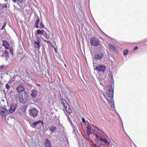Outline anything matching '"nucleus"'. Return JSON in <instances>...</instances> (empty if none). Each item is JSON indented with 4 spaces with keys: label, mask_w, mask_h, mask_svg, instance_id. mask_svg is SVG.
<instances>
[{
    "label": "nucleus",
    "mask_w": 147,
    "mask_h": 147,
    "mask_svg": "<svg viewBox=\"0 0 147 147\" xmlns=\"http://www.w3.org/2000/svg\"><path fill=\"white\" fill-rule=\"evenodd\" d=\"M4 7H5V8H7V5L5 4H4L2 6V8L3 9Z\"/></svg>",
    "instance_id": "nucleus-30"
},
{
    "label": "nucleus",
    "mask_w": 147,
    "mask_h": 147,
    "mask_svg": "<svg viewBox=\"0 0 147 147\" xmlns=\"http://www.w3.org/2000/svg\"><path fill=\"white\" fill-rule=\"evenodd\" d=\"M9 52L10 53L12 54L13 52V49L12 48H11L9 49Z\"/></svg>",
    "instance_id": "nucleus-29"
},
{
    "label": "nucleus",
    "mask_w": 147,
    "mask_h": 147,
    "mask_svg": "<svg viewBox=\"0 0 147 147\" xmlns=\"http://www.w3.org/2000/svg\"><path fill=\"white\" fill-rule=\"evenodd\" d=\"M16 90L19 92V93H23L24 92H26L25 91L24 87L22 85H19L16 88Z\"/></svg>",
    "instance_id": "nucleus-10"
},
{
    "label": "nucleus",
    "mask_w": 147,
    "mask_h": 147,
    "mask_svg": "<svg viewBox=\"0 0 147 147\" xmlns=\"http://www.w3.org/2000/svg\"><path fill=\"white\" fill-rule=\"evenodd\" d=\"M37 34L42 35L44 33V31L43 30H38L36 31Z\"/></svg>",
    "instance_id": "nucleus-22"
},
{
    "label": "nucleus",
    "mask_w": 147,
    "mask_h": 147,
    "mask_svg": "<svg viewBox=\"0 0 147 147\" xmlns=\"http://www.w3.org/2000/svg\"><path fill=\"white\" fill-rule=\"evenodd\" d=\"M40 123L42 124H43V121L40 120H39L37 121H35L31 124H30L31 127L32 128H35L37 125Z\"/></svg>",
    "instance_id": "nucleus-9"
},
{
    "label": "nucleus",
    "mask_w": 147,
    "mask_h": 147,
    "mask_svg": "<svg viewBox=\"0 0 147 147\" xmlns=\"http://www.w3.org/2000/svg\"><path fill=\"white\" fill-rule=\"evenodd\" d=\"M4 28H5V27H3V26L2 27V29H3Z\"/></svg>",
    "instance_id": "nucleus-40"
},
{
    "label": "nucleus",
    "mask_w": 147,
    "mask_h": 147,
    "mask_svg": "<svg viewBox=\"0 0 147 147\" xmlns=\"http://www.w3.org/2000/svg\"><path fill=\"white\" fill-rule=\"evenodd\" d=\"M104 56V55L102 52H100L95 54L94 56V59L97 60H100L102 59Z\"/></svg>",
    "instance_id": "nucleus-6"
},
{
    "label": "nucleus",
    "mask_w": 147,
    "mask_h": 147,
    "mask_svg": "<svg viewBox=\"0 0 147 147\" xmlns=\"http://www.w3.org/2000/svg\"><path fill=\"white\" fill-rule=\"evenodd\" d=\"M113 90L111 88H108L105 92V94H103L108 101L113 100Z\"/></svg>",
    "instance_id": "nucleus-2"
},
{
    "label": "nucleus",
    "mask_w": 147,
    "mask_h": 147,
    "mask_svg": "<svg viewBox=\"0 0 147 147\" xmlns=\"http://www.w3.org/2000/svg\"><path fill=\"white\" fill-rule=\"evenodd\" d=\"M100 140L107 145H109L110 144L109 142L107 140L105 139L102 138H100Z\"/></svg>",
    "instance_id": "nucleus-19"
},
{
    "label": "nucleus",
    "mask_w": 147,
    "mask_h": 147,
    "mask_svg": "<svg viewBox=\"0 0 147 147\" xmlns=\"http://www.w3.org/2000/svg\"><path fill=\"white\" fill-rule=\"evenodd\" d=\"M90 42L91 45L95 47L98 46L100 43V41L98 39L95 37L91 38Z\"/></svg>",
    "instance_id": "nucleus-3"
},
{
    "label": "nucleus",
    "mask_w": 147,
    "mask_h": 147,
    "mask_svg": "<svg viewBox=\"0 0 147 147\" xmlns=\"http://www.w3.org/2000/svg\"><path fill=\"white\" fill-rule=\"evenodd\" d=\"M94 70H96L99 71L104 72L106 69L105 66L104 65H99L95 67Z\"/></svg>",
    "instance_id": "nucleus-7"
},
{
    "label": "nucleus",
    "mask_w": 147,
    "mask_h": 147,
    "mask_svg": "<svg viewBox=\"0 0 147 147\" xmlns=\"http://www.w3.org/2000/svg\"><path fill=\"white\" fill-rule=\"evenodd\" d=\"M32 93L31 96L32 98H35L37 94V92L36 90L33 89L31 90Z\"/></svg>",
    "instance_id": "nucleus-15"
},
{
    "label": "nucleus",
    "mask_w": 147,
    "mask_h": 147,
    "mask_svg": "<svg viewBox=\"0 0 147 147\" xmlns=\"http://www.w3.org/2000/svg\"><path fill=\"white\" fill-rule=\"evenodd\" d=\"M82 121L83 123H86V121H85V119H84V118L82 117Z\"/></svg>",
    "instance_id": "nucleus-31"
},
{
    "label": "nucleus",
    "mask_w": 147,
    "mask_h": 147,
    "mask_svg": "<svg viewBox=\"0 0 147 147\" xmlns=\"http://www.w3.org/2000/svg\"><path fill=\"white\" fill-rule=\"evenodd\" d=\"M112 109H115V106L113 100L108 101Z\"/></svg>",
    "instance_id": "nucleus-18"
},
{
    "label": "nucleus",
    "mask_w": 147,
    "mask_h": 147,
    "mask_svg": "<svg viewBox=\"0 0 147 147\" xmlns=\"http://www.w3.org/2000/svg\"><path fill=\"white\" fill-rule=\"evenodd\" d=\"M45 147H51V141L48 139H46L45 140Z\"/></svg>",
    "instance_id": "nucleus-13"
},
{
    "label": "nucleus",
    "mask_w": 147,
    "mask_h": 147,
    "mask_svg": "<svg viewBox=\"0 0 147 147\" xmlns=\"http://www.w3.org/2000/svg\"><path fill=\"white\" fill-rule=\"evenodd\" d=\"M34 47L35 48H37L38 50L40 49V41L39 40L37 39L36 40H35L34 42Z\"/></svg>",
    "instance_id": "nucleus-11"
},
{
    "label": "nucleus",
    "mask_w": 147,
    "mask_h": 147,
    "mask_svg": "<svg viewBox=\"0 0 147 147\" xmlns=\"http://www.w3.org/2000/svg\"><path fill=\"white\" fill-rule=\"evenodd\" d=\"M40 21V20L39 18L38 17H37L36 20L35 21V26L37 28H39V27L38 26V24Z\"/></svg>",
    "instance_id": "nucleus-20"
},
{
    "label": "nucleus",
    "mask_w": 147,
    "mask_h": 147,
    "mask_svg": "<svg viewBox=\"0 0 147 147\" xmlns=\"http://www.w3.org/2000/svg\"><path fill=\"white\" fill-rule=\"evenodd\" d=\"M36 85L38 86H40V85L39 84H36Z\"/></svg>",
    "instance_id": "nucleus-38"
},
{
    "label": "nucleus",
    "mask_w": 147,
    "mask_h": 147,
    "mask_svg": "<svg viewBox=\"0 0 147 147\" xmlns=\"http://www.w3.org/2000/svg\"><path fill=\"white\" fill-rule=\"evenodd\" d=\"M5 87L8 90L10 88V86L8 84H7L5 85Z\"/></svg>",
    "instance_id": "nucleus-26"
},
{
    "label": "nucleus",
    "mask_w": 147,
    "mask_h": 147,
    "mask_svg": "<svg viewBox=\"0 0 147 147\" xmlns=\"http://www.w3.org/2000/svg\"><path fill=\"white\" fill-rule=\"evenodd\" d=\"M44 41H45V42H46L47 43H49V42H50V41H47V40H43Z\"/></svg>",
    "instance_id": "nucleus-34"
},
{
    "label": "nucleus",
    "mask_w": 147,
    "mask_h": 147,
    "mask_svg": "<svg viewBox=\"0 0 147 147\" xmlns=\"http://www.w3.org/2000/svg\"><path fill=\"white\" fill-rule=\"evenodd\" d=\"M29 113L30 116L35 118L38 115V111L36 109L32 108L29 110Z\"/></svg>",
    "instance_id": "nucleus-4"
},
{
    "label": "nucleus",
    "mask_w": 147,
    "mask_h": 147,
    "mask_svg": "<svg viewBox=\"0 0 147 147\" xmlns=\"http://www.w3.org/2000/svg\"><path fill=\"white\" fill-rule=\"evenodd\" d=\"M40 27L41 28H43L44 26V25L43 24L42 22H41L40 23Z\"/></svg>",
    "instance_id": "nucleus-27"
},
{
    "label": "nucleus",
    "mask_w": 147,
    "mask_h": 147,
    "mask_svg": "<svg viewBox=\"0 0 147 147\" xmlns=\"http://www.w3.org/2000/svg\"><path fill=\"white\" fill-rule=\"evenodd\" d=\"M57 129L56 126L52 125L50 127L49 130L51 132L53 133L57 130Z\"/></svg>",
    "instance_id": "nucleus-17"
},
{
    "label": "nucleus",
    "mask_w": 147,
    "mask_h": 147,
    "mask_svg": "<svg viewBox=\"0 0 147 147\" xmlns=\"http://www.w3.org/2000/svg\"><path fill=\"white\" fill-rule=\"evenodd\" d=\"M4 56L5 57H7L8 56L9 53H8V52L6 50L4 52Z\"/></svg>",
    "instance_id": "nucleus-24"
},
{
    "label": "nucleus",
    "mask_w": 147,
    "mask_h": 147,
    "mask_svg": "<svg viewBox=\"0 0 147 147\" xmlns=\"http://www.w3.org/2000/svg\"><path fill=\"white\" fill-rule=\"evenodd\" d=\"M138 47H137V46H136V47H135L134 48V50H136V49H138Z\"/></svg>",
    "instance_id": "nucleus-33"
},
{
    "label": "nucleus",
    "mask_w": 147,
    "mask_h": 147,
    "mask_svg": "<svg viewBox=\"0 0 147 147\" xmlns=\"http://www.w3.org/2000/svg\"><path fill=\"white\" fill-rule=\"evenodd\" d=\"M9 113L7 110L0 107V114L3 117L7 115Z\"/></svg>",
    "instance_id": "nucleus-8"
},
{
    "label": "nucleus",
    "mask_w": 147,
    "mask_h": 147,
    "mask_svg": "<svg viewBox=\"0 0 147 147\" xmlns=\"http://www.w3.org/2000/svg\"><path fill=\"white\" fill-rule=\"evenodd\" d=\"M109 47L113 51H116L117 50V48L114 45H113L111 44H109L108 45Z\"/></svg>",
    "instance_id": "nucleus-21"
},
{
    "label": "nucleus",
    "mask_w": 147,
    "mask_h": 147,
    "mask_svg": "<svg viewBox=\"0 0 147 147\" xmlns=\"http://www.w3.org/2000/svg\"><path fill=\"white\" fill-rule=\"evenodd\" d=\"M7 122L9 124L11 125L14 123L15 119L11 117H9L7 118Z\"/></svg>",
    "instance_id": "nucleus-12"
},
{
    "label": "nucleus",
    "mask_w": 147,
    "mask_h": 147,
    "mask_svg": "<svg viewBox=\"0 0 147 147\" xmlns=\"http://www.w3.org/2000/svg\"><path fill=\"white\" fill-rule=\"evenodd\" d=\"M16 109V107L14 105H11L10 108L9 109V113H12Z\"/></svg>",
    "instance_id": "nucleus-16"
},
{
    "label": "nucleus",
    "mask_w": 147,
    "mask_h": 147,
    "mask_svg": "<svg viewBox=\"0 0 147 147\" xmlns=\"http://www.w3.org/2000/svg\"><path fill=\"white\" fill-rule=\"evenodd\" d=\"M87 131L86 132L88 135H89L91 133V127L89 126H88L86 127Z\"/></svg>",
    "instance_id": "nucleus-23"
},
{
    "label": "nucleus",
    "mask_w": 147,
    "mask_h": 147,
    "mask_svg": "<svg viewBox=\"0 0 147 147\" xmlns=\"http://www.w3.org/2000/svg\"><path fill=\"white\" fill-rule=\"evenodd\" d=\"M23 1V0H17V1L19 3H22V1Z\"/></svg>",
    "instance_id": "nucleus-32"
},
{
    "label": "nucleus",
    "mask_w": 147,
    "mask_h": 147,
    "mask_svg": "<svg viewBox=\"0 0 147 147\" xmlns=\"http://www.w3.org/2000/svg\"><path fill=\"white\" fill-rule=\"evenodd\" d=\"M62 102L66 111L69 113L71 112V110L69 108L66 101L64 99H61Z\"/></svg>",
    "instance_id": "nucleus-5"
},
{
    "label": "nucleus",
    "mask_w": 147,
    "mask_h": 147,
    "mask_svg": "<svg viewBox=\"0 0 147 147\" xmlns=\"http://www.w3.org/2000/svg\"><path fill=\"white\" fill-rule=\"evenodd\" d=\"M95 136L96 139L97 140H98V139H100V138L99 136L97 134H95Z\"/></svg>",
    "instance_id": "nucleus-28"
},
{
    "label": "nucleus",
    "mask_w": 147,
    "mask_h": 147,
    "mask_svg": "<svg viewBox=\"0 0 147 147\" xmlns=\"http://www.w3.org/2000/svg\"><path fill=\"white\" fill-rule=\"evenodd\" d=\"M17 1V0H12V2L13 3H16V1Z\"/></svg>",
    "instance_id": "nucleus-35"
},
{
    "label": "nucleus",
    "mask_w": 147,
    "mask_h": 147,
    "mask_svg": "<svg viewBox=\"0 0 147 147\" xmlns=\"http://www.w3.org/2000/svg\"><path fill=\"white\" fill-rule=\"evenodd\" d=\"M129 50L128 49L124 51L123 52V54L124 55H127L128 52Z\"/></svg>",
    "instance_id": "nucleus-25"
},
{
    "label": "nucleus",
    "mask_w": 147,
    "mask_h": 147,
    "mask_svg": "<svg viewBox=\"0 0 147 147\" xmlns=\"http://www.w3.org/2000/svg\"><path fill=\"white\" fill-rule=\"evenodd\" d=\"M68 121H69V122H70L71 121V120H70V118H69V117H68Z\"/></svg>",
    "instance_id": "nucleus-37"
},
{
    "label": "nucleus",
    "mask_w": 147,
    "mask_h": 147,
    "mask_svg": "<svg viewBox=\"0 0 147 147\" xmlns=\"http://www.w3.org/2000/svg\"><path fill=\"white\" fill-rule=\"evenodd\" d=\"M6 24V22H5L4 23V24H3V27H5V26Z\"/></svg>",
    "instance_id": "nucleus-36"
},
{
    "label": "nucleus",
    "mask_w": 147,
    "mask_h": 147,
    "mask_svg": "<svg viewBox=\"0 0 147 147\" xmlns=\"http://www.w3.org/2000/svg\"><path fill=\"white\" fill-rule=\"evenodd\" d=\"M2 42V46L4 47L5 49H8L10 47V44L5 40H3Z\"/></svg>",
    "instance_id": "nucleus-14"
},
{
    "label": "nucleus",
    "mask_w": 147,
    "mask_h": 147,
    "mask_svg": "<svg viewBox=\"0 0 147 147\" xmlns=\"http://www.w3.org/2000/svg\"><path fill=\"white\" fill-rule=\"evenodd\" d=\"M1 57H3L4 56V54L3 53V54L2 55H1Z\"/></svg>",
    "instance_id": "nucleus-39"
},
{
    "label": "nucleus",
    "mask_w": 147,
    "mask_h": 147,
    "mask_svg": "<svg viewBox=\"0 0 147 147\" xmlns=\"http://www.w3.org/2000/svg\"><path fill=\"white\" fill-rule=\"evenodd\" d=\"M18 97L20 102L23 104L26 103L28 99V94L26 92L18 94Z\"/></svg>",
    "instance_id": "nucleus-1"
}]
</instances>
